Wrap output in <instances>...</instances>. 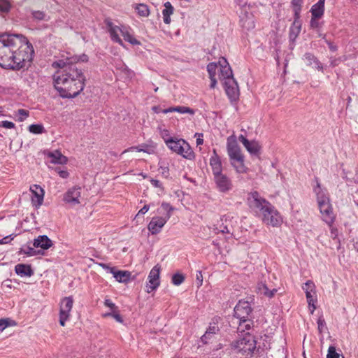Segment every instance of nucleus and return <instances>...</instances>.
I'll list each match as a JSON object with an SVG mask.
<instances>
[{
    "instance_id": "1",
    "label": "nucleus",
    "mask_w": 358,
    "mask_h": 358,
    "mask_svg": "<svg viewBox=\"0 0 358 358\" xmlns=\"http://www.w3.org/2000/svg\"><path fill=\"white\" fill-rule=\"evenodd\" d=\"M87 61V55L83 54L53 62L52 66L58 68L53 76L54 85L62 97L74 98L83 90L85 76L78 66V62Z\"/></svg>"
},
{
    "instance_id": "2",
    "label": "nucleus",
    "mask_w": 358,
    "mask_h": 358,
    "mask_svg": "<svg viewBox=\"0 0 358 358\" xmlns=\"http://www.w3.org/2000/svg\"><path fill=\"white\" fill-rule=\"evenodd\" d=\"M34 50L27 38L20 34L0 35V66L20 70L29 66Z\"/></svg>"
},
{
    "instance_id": "3",
    "label": "nucleus",
    "mask_w": 358,
    "mask_h": 358,
    "mask_svg": "<svg viewBox=\"0 0 358 358\" xmlns=\"http://www.w3.org/2000/svg\"><path fill=\"white\" fill-rule=\"evenodd\" d=\"M250 207L259 212L263 222L267 225L278 227L282 222V217L275 207L257 192H251L248 198Z\"/></svg>"
},
{
    "instance_id": "4",
    "label": "nucleus",
    "mask_w": 358,
    "mask_h": 358,
    "mask_svg": "<svg viewBox=\"0 0 358 358\" xmlns=\"http://www.w3.org/2000/svg\"><path fill=\"white\" fill-rule=\"evenodd\" d=\"M315 185L313 187V192L316 195V199L322 219L329 226L331 227L335 221V215L333 212L332 205L327 189L322 187L318 178H315Z\"/></svg>"
},
{
    "instance_id": "5",
    "label": "nucleus",
    "mask_w": 358,
    "mask_h": 358,
    "mask_svg": "<svg viewBox=\"0 0 358 358\" xmlns=\"http://www.w3.org/2000/svg\"><path fill=\"white\" fill-rule=\"evenodd\" d=\"M164 141L167 147L173 152L181 155L185 159L193 160L195 155L189 144L182 138L164 137Z\"/></svg>"
},
{
    "instance_id": "6",
    "label": "nucleus",
    "mask_w": 358,
    "mask_h": 358,
    "mask_svg": "<svg viewBox=\"0 0 358 358\" xmlns=\"http://www.w3.org/2000/svg\"><path fill=\"white\" fill-rule=\"evenodd\" d=\"M232 348L236 353H240L246 357H251L257 350V341L254 336L247 333L242 338L234 341L232 343Z\"/></svg>"
},
{
    "instance_id": "7",
    "label": "nucleus",
    "mask_w": 358,
    "mask_h": 358,
    "mask_svg": "<svg viewBox=\"0 0 358 358\" xmlns=\"http://www.w3.org/2000/svg\"><path fill=\"white\" fill-rule=\"evenodd\" d=\"M73 299L72 296L64 297L60 303L59 309V324L64 327L66 322L70 317V313L72 310Z\"/></svg>"
},
{
    "instance_id": "8",
    "label": "nucleus",
    "mask_w": 358,
    "mask_h": 358,
    "mask_svg": "<svg viewBox=\"0 0 358 358\" xmlns=\"http://www.w3.org/2000/svg\"><path fill=\"white\" fill-rule=\"evenodd\" d=\"M99 265L112 273L115 280L119 282L127 283L130 280L131 274L128 271L117 270L115 267H110L104 263H99Z\"/></svg>"
},
{
    "instance_id": "9",
    "label": "nucleus",
    "mask_w": 358,
    "mask_h": 358,
    "mask_svg": "<svg viewBox=\"0 0 358 358\" xmlns=\"http://www.w3.org/2000/svg\"><path fill=\"white\" fill-rule=\"evenodd\" d=\"M305 291L307 302L308 303L310 313H313L316 309L315 306V285L311 280H308L304 285L302 287Z\"/></svg>"
},
{
    "instance_id": "10",
    "label": "nucleus",
    "mask_w": 358,
    "mask_h": 358,
    "mask_svg": "<svg viewBox=\"0 0 358 358\" xmlns=\"http://www.w3.org/2000/svg\"><path fill=\"white\" fill-rule=\"evenodd\" d=\"M160 270V266L159 264H157L150 271V273L148 275V284L147 285L148 293L152 292L159 286Z\"/></svg>"
},
{
    "instance_id": "11",
    "label": "nucleus",
    "mask_w": 358,
    "mask_h": 358,
    "mask_svg": "<svg viewBox=\"0 0 358 358\" xmlns=\"http://www.w3.org/2000/svg\"><path fill=\"white\" fill-rule=\"evenodd\" d=\"M227 148L231 162L235 160H241V157L243 155L235 138L231 136L227 138Z\"/></svg>"
},
{
    "instance_id": "12",
    "label": "nucleus",
    "mask_w": 358,
    "mask_h": 358,
    "mask_svg": "<svg viewBox=\"0 0 358 358\" xmlns=\"http://www.w3.org/2000/svg\"><path fill=\"white\" fill-rule=\"evenodd\" d=\"M81 196V188L80 187H73L70 188L64 195V201L72 206L80 203Z\"/></svg>"
},
{
    "instance_id": "13",
    "label": "nucleus",
    "mask_w": 358,
    "mask_h": 358,
    "mask_svg": "<svg viewBox=\"0 0 358 358\" xmlns=\"http://www.w3.org/2000/svg\"><path fill=\"white\" fill-rule=\"evenodd\" d=\"M252 308L248 301H239L234 308V317L238 320L248 318Z\"/></svg>"
},
{
    "instance_id": "14",
    "label": "nucleus",
    "mask_w": 358,
    "mask_h": 358,
    "mask_svg": "<svg viewBox=\"0 0 358 358\" xmlns=\"http://www.w3.org/2000/svg\"><path fill=\"white\" fill-rule=\"evenodd\" d=\"M226 93L231 101H235L239 95V90L236 80L229 78L224 83Z\"/></svg>"
},
{
    "instance_id": "15",
    "label": "nucleus",
    "mask_w": 358,
    "mask_h": 358,
    "mask_svg": "<svg viewBox=\"0 0 358 358\" xmlns=\"http://www.w3.org/2000/svg\"><path fill=\"white\" fill-rule=\"evenodd\" d=\"M168 220L169 216L153 217L148 226V229L152 234H157L160 232Z\"/></svg>"
},
{
    "instance_id": "16",
    "label": "nucleus",
    "mask_w": 358,
    "mask_h": 358,
    "mask_svg": "<svg viewBox=\"0 0 358 358\" xmlns=\"http://www.w3.org/2000/svg\"><path fill=\"white\" fill-rule=\"evenodd\" d=\"M214 180L220 192H226L231 189L232 183L231 180L222 173L214 176Z\"/></svg>"
},
{
    "instance_id": "17",
    "label": "nucleus",
    "mask_w": 358,
    "mask_h": 358,
    "mask_svg": "<svg viewBox=\"0 0 358 358\" xmlns=\"http://www.w3.org/2000/svg\"><path fill=\"white\" fill-rule=\"evenodd\" d=\"M210 166L212 168L213 176L222 173V164L215 149L213 150V155L210 158Z\"/></svg>"
},
{
    "instance_id": "18",
    "label": "nucleus",
    "mask_w": 358,
    "mask_h": 358,
    "mask_svg": "<svg viewBox=\"0 0 358 358\" xmlns=\"http://www.w3.org/2000/svg\"><path fill=\"white\" fill-rule=\"evenodd\" d=\"M219 65L220 66V78L224 79V81L229 80V78H234L233 76L232 70L225 58L222 57L219 61Z\"/></svg>"
},
{
    "instance_id": "19",
    "label": "nucleus",
    "mask_w": 358,
    "mask_h": 358,
    "mask_svg": "<svg viewBox=\"0 0 358 358\" xmlns=\"http://www.w3.org/2000/svg\"><path fill=\"white\" fill-rule=\"evenodd\" d=\"M106 24L108 28V31L110 33L111 39L114 42L117 43L121 45H123V42L119 37L118 32H120V30H124V27L120 28L118 26L113 25V24L110 21H107Z\"/></svg>"
},
{
    "instance_id": "20",
    "label": "nucleus",
    "mask_w": 358,
    "mask_h": 358,
    "mask_svg": "<svg viewBox=\"0 0 358 358\" xmlns=\"http://www.w3.org/2000/svg\"><path fill=\"white\" fill-rule=\"evenodd\" d=\"M33 245L35 248L48 250L52 245V241L46 235H41L34 239Z\"/></svg>"
},
{
    "instance_id": "21",
    "label": "nucleus",
    "mask_w": 358,
    "mask_h": 358,
    "mask_svg": "<svg viewBox=\"0 0 358 358\" xmlns=\"http://www.w3.org/2000/svg\"><path fill=\"white\" fill-rule=\"evenodd\" d=\"M48 157L50 159V162L52 164H65L68 162L67 157L57 150L53 152H49Z\"/></svg>"
},
{
    "instance_id": "22",
    "label": "nucleus",
    "mask_w": 358,
    "mask_h": 358,
    "mask_svg": "<svg viewBox=\"0 0 358 358\" xmlns=\"http://www.w3.org/2000/svg\"><path fill=\"white\" fill-rule=\"evenodd\" d=\"M15 273L21 277H30L34 274V271L30 265L18 264L15 267Z\"/></svg>"
},
{
    "instance_id": "23",
    "label": "nucleus",
    "mask_w": 358,
    "mask_h": 358,
    "mask_svg": "<svg viewBox=\"0 0 358 358\" xmlns=\"http://www.w3.org/2000/svg\"><path fill=\"white\" fill-rule=\"evenodd\" d=\"M324 2L325 0H319L317 3L312 6L310 12L313 17L320 18L324 15Z\"/></svg>"
},
{
    "instance_id": "24",
    "label": "nucleus",
    "mask_w": 358,
    "mask_h": 358,
    "mask_svg": "<svg viewBox=\"0 0 358 358\" xmlns=\"http://www.w3.org/2000/svg\"><path fill=\"white\" fill-rule=\"evenodd\" d=\"M164 8L162 10L163 21L165 24L171 23V15L173 13L174 8L169 1L164 4Z\"/></svg>"
},
{
    "instance_id": "25",
    "label": "nucleus",
    "mask_w": 358,
    "mask_h": 358,
    "mask_svg": "<svg viewBox=\"0 0 358 358\" xmlns=\"http://www.w3.org/2000/svg\"><path fill=\"white\" fill-rule=\"evenodd\" d=\"M257 290L259 294L269 298L273 297L275 293L277 292V289L275 288L270 290L266 286V285L262 282L258 283L257 286Z\"/></svg>"
},
{
    "instance_id": "26",
    "label": "nucleus",
    "mask_w": 358,
    "mask_h": 358,
    "mask_svg": "<svg viewBox=\"0 0 358 358\" xmlns=\"http://www.w3.org/2000/svg\"><path fill=\"white\" fill-rule=\"evenodd\" d=\"M172 112H178L180 113H189L190 115L194 114V110L193 109L186 106L169 107L162 110V113L164 114Z\"/></svg>"
},
{
    "instance_id": "27",
    "label": "nucleus",
    "mask_w": 358,
    "mask_h": 358,
    "mask_svg": "<svg viewBox=\"0 0 358 358\" xmlns=\"http://www.w3.org/2000/svg\"><path fill=\"white\" fill-rule=\"evenodd\" d=\"M241 23L242 27L245 29H252L255 27L253 15L252 13H249V15H246V18H245L243 16H241Z\"/></svg>"
},
{
    "instance_id": "28",
    "label": "nucleus",
    "mask_w": 358,
    "mask_h": 358,
    "mask_svg": "<svg viewBox=\"0 0 358 358\" xmlns=\"http://www.w3.org/2000/svg\"><path fill=\"white\" fill-rule=\"evenodd\" d=\"M30 190L37 199L38 205L41 206L43 201L44 190L37 185L31 187Z\"/></svg>"
},
{
    "instance_id": "29",
    "label": "nucleus",
    "mask_w": 358,
    "mask_h": 358,
    "mask_svg": "<svg viewBox=\"0 0 358 358\" xmlns=\"http://www.w3.org/2000/svg\"><path fill=\"white\" fill-rule=\"evenodd\" d=\"M238 331L239 332H244L245 331H248L251 329L252 326L253 325V321L250 320L249 318L238 320Z\"/></svg>"
},
{
    "instance_id": "30",
    "label": "nucleus",
    "mask_w": 358,
    "mask_h": 358,
    "mask_svg": "<svg viewBox=\"0 0 358 358\" xmlns=\"http://www.w3.org/2000/svg\"><path fill=\"white\" fill-rule=\"evenodd\" d=\"M245 148L251 155H258L259 153L261 146L259 145L258 142L252 141H249L248 144H246L245 145Z\"/></svg>"
},
{
    "instance_id": "31",
    "label": "nucleus",
    "mask_w": 358,
    "mask_h": 358,
    "mask_svg": "<svg viewBox=\"0 0 358 358\" xmlns=\"http://www.w3.org/2000/svg\"><path fill=\"white\" fill-rule=\"evenodd\" d=\"M236 172L244 173L247 172L248 168L244 164V157H241V160H235L231 162Z\"/></svg>"
},
{
    "instance_id": "32",
    "label": "nucleus",
    "mask_w": 358,
    "mask_h": 358,
    "mask_svg": "<svg viewBox=\"0 0 358 358\" xmlns=\"http://www.w3.org/2000/svg\"><path fill=\"white\" fill-rule=\"evenodd\" d=\"M219 331V327L217 325L214 324L209 326V327L207 329L205 334L201 337V340L204 343H207L208 339L210 338V336L213 334H215Z\"/></svg>"
},
{
    "instance_id": "33",
    "label": "nucleus",
    "mask_w": 358,
    "mask_h": 358,
    "mask_svg": "<svg viewBox=\"0 0 358 358\" xmlns=\"http://www.w3.org/2000/svg\"><path fill=\"white\" fill-rule=\"evenodd\" d=\"M120 33L122 36H123L124 39L129 43H130L132 45H140L141 43L139 41L136 39L131 34H130L125 28H124V30H120Z\"/></svg>"
},
{
    "instance_id": "34",
    "label": "nucleus",
    "mask_w": 358,
    "mask_h": 358,
    "mask_svg": "<svg viewBox=\"0 0 358 358\" xmlns=\"http://www.w3.org/2000/svg\"><path fill=\"white\" fill-rule=\"evenodd\" d=\"M135 10L141 17H148L150 14L148 6L144 3L137 4L135 7Z\"/></svg>"
},
{
    "instance_id": "35",
    "label": "nucleus",
    "mask_w": 358,
    "mask_h": 358,
    "mask_svg": "<svg viewBox=\"0 0 358 358\" xmlns=\"http://www.w3.org/2000/svg\"><path fill=\"white\" fill-rule=\"evenodd\" d=\"M29 131L34 134H41L45 131V128L41 124H33L29 127Z\"/></svg>"
},
{
    "instance_id": "36",
    "label": "nucleus",
    "mask_w": 358,
    "mask_h": 358,
    "mask_svg": "<svg viewBox=\"0 0 358 358\" xmlns=\"http://www.w3.org/2000/svg\"><path fill=\"white\" fill-rule=\"evenodd\" d=\"M185 280V276L179 273H175L172 276L171 282L176 286L181 285Z\"/></svg>"
},
{
    "instance_id": "37",
    "label": "nucleus",
    "mask_w": 358,
    "mask_h": 358,
    "mask_svg": "<svg viewBox=\"0 0 358 358\" xmlns=\"http://www.w3.org/2000/svg\"><path fill=\"white\" fill-rule=\"evenodd\" d=\"M161 209L166 212V215L164 216H169V220L171 216L172 212L174 210V208L172 207L170 203L166 202H163L161 205Z\"/></svg>"
},
{
    "instance_id": "38",
    "label": "nucleus",
    "mask_w": 358,
    "mask_h": 358,
    "mask_svg": "<svg viewBox=\"0 0 358 358\" xmlns=\"http://www.w3.org/2000/svg\"><path fill=\"white\" fill-rule=\"evenodd\" d=\"M302 3H303V0H292V4L294 8V14L297 17H299V13L301 12Z\"/></svg>"
},
{
    "instance_id": "39",
    "label": "nucleus",
    "mask_w": 358,
    "mask_h": 358,
    "mask_svg": "<svg viewBox=\"0 0 358 358\" xmlns=\"http://www.w3.org/2000/svg\"><path fill=\"white\" fill-rule=\"evenodd\" d=\"M217 64L215 63H210L207 65V71L209 74V78L215 77Z\"/></svg>"
},
{
    "instance_id": "40",
    "label": "nucleus",
    "mask_w": 358,
    "mask_h": 358,
    "mask_svg": "<svg viewBox=\"0 0 358 358\" xmlns=\"http://www.w3.org/2000/svg\"><path fill=\"white\" fill-rule=\"evenodd\" d=\"M17 114L18 115L17 120L19 122H23L24 120H26L27 117H29V113L27 110L19 109L17 111Z\"/></svg>"
},
{
    "instance_id": "41",
    "label": "nucleus",
    "mask_w": 358,
    "mask_h": 358,
    "mask_svg": "<svg viewBox=\"0 0 358 358\" xmlns=\"http://www.w3.org/2000/svg\"><path fill=\"white\" fill-rule=\"evenodd\" d=\"M340 354L336 352V348L333 345L329 347L327 358H339Z\"/></svg>"
},
{
    "instance_id": "42",
    "label": "nucleus",
    "mask_w": 358,
    "mask_h": 358,
    "mask_svg": "<svg viewBox=\"0 0 358 358\" xmlns=\"http://www.w3.org/2000/svg\"><path fill=\"white\" fill-rule=\"evenodd\" d=\"M239 6L241 7L240 17L241 16H243V17H245V18H246V15H249V13H252L250 11V6H247L245 2H244L243 4L239 3Z\"/></svg>"
},
{
    "instance_id": "43",
    "label": "nucleus",
    "mask_w": 358,
    "mask_h": 358,
    "mask_svg": "<svg viewBox=\"0 0 358 358\" xmlns=\"http://www.w3.org/2000/svg\"><path fill=\"white\" fill-rule=\"evenodd\" d=\"M10 9V4L8 0H0V11L8 13Z\"/></svg>"
},
{
    "instance_id": "44",
    "label": "nucleus",
    "mask_w": 358,
    "mask_h": 358,
    "mask_svg": "<svg viewBox=\"0 0 358 358\" xmlns=\"http://www.w3.org/2000/svg\"><path fill=\"white\" fill-rule=\"evenodd\" d=\"M33 17L37 20H48L46 15L43 11L35 10L32 12Z\"/></svg>"
},
{
    "instance_id": "45",
    "label": "nucleus",
    "mask_w": 358,
    "mask_h": 358,
    "mask_svg": "<svg viewBox=\"0 0 358 358\" xmlns=\"http://www.w3.org/2000/svg\"><path fill=\"white\" fill-rule=\"evenodd\" d=\"M120 69L122 73H123L127 78H131L134 75V71L125 65H123Z\"/></svg>"
},
{
    "instance_id": "46",
    "label": "nucleus",
    "mask_w": 358,
    "mask_h": 358,
    "mask_svg": "<svg viewBox=\"0 0 358 358\" xmlns=\"http://www.w3.org/2000/svg\"><path fill=\"white\" fill-rule=\"evenodd\" d=\"M306 60L308 62L309 65H313L317 59L311 53H306L304 55Z\"/></svg>"
},
{
    "instance_id": "47",
    "label": "nucleus",
    "mask_w": 358,
    "mask_h": 358,
    "mask_svg": "<svg viewBox=\"0 0 358 358\" xmlns=\"http://www.w3.org/2000/svg\"><path fill=\"white\" fill-rule=\"evenodd\" d=\"M326 327V322L325 320L322 318V317H320L317 320V329L320 333H322L324 331V329Z\"/></svg>"
},
{
    "instance_id": "48",
    "label": "nucleus",
    "mask_w": 358,
    "mask_h": 358,
    "mask_svg": "<svg viewBox=\"0 0 358 358\" xmlns=\"http://www.w3.org/2000/svg\"><path fill=\"white\" fill-rule=\"evenodd\" d=\"M16 236L15 234H10L0 239V245L9 243Z\"/></svg>"
},
{
    "instance_id": "49",
    "label": "nucleus",
    "mask_w": 358,
    "mask_h": 358,
    "mask_svg": "<svg viewBox=\"0 0 358 358\" xmlns=\"http://www.w3.org/2000/svg\"><path fill=\"white\" fill-rule=\"evenodd\" d=\"M55 170L62 178H67L69 176V173L66 169H61V168H56Z\"/></svg>"
},
{
    "instance_id": "50",
    "label": "nucleus",
    "mask_w": 358,
    "mask_h": 358,
    "mask_svg": "<svg viewBox=\"0 0 358 358\" xmlns=\"http://www.w3.org/2000/svg\"><path fill=\"white\" fill-rule=\"evenodd\" d=\"M0 127L6 129H13L15 127V124L12 122L4 120L0 122Z\"/></svg>"
},
{
    "instance_id": "51",
    "label": "nucleus",
    "mask_w": 358,
    "mask_h": 358,
    "mask_svg": "<svg viewBox=\"0 0 358 358\" xmlns=\"http://www.w3.org/2000/svg\"><path fill=\"white\" fill-rule=\"evenodd\" d=\"M196 279L197 281L198 286L200 287L203 283V275L201 271H198L196 274Z\"/></svg>"
},
{
    "instance_id": "52",
    "label": "nucleus",
    "mask_w": 358,
    "mask_h": 358,
    "mask_svg": "<svg viewBox=\"0 0 358 358\" xmlns=\"http://www.w3.org/2000/svg\"><path fill=\"white\" fill-rule=\"evenodd\" d=\"M8 326V320L7 319H1L0 320V331L5 329L6 327Z\"/></svg>"
},
{
    "instance_id": "53",
    "label": "nucleus",
    "mask_w": 358,
    "mask_h": 358,
    "mask_svg": "<svg viewBox=\"0 0 358 358\" xmlns=\"http://www.w3.org/2000/svg\"><path fill=\"white\" fill-rule=\"evenodd\" d=\"M133 151L141 152V151H144V150L140 149V148H138V147H136V146H132V147L129 148L128 149L124 150L122 152L121 155H123V154H124L126 152H133Z\"/></svg>"
},
{
    "instance_id": "54",
    "label": "nucleus",
    "mask_w": 358,
    "mask_h": 358,
    "mask_svg": "<svg viewBox=\"0 0 358 358\" xmlns=\"http://www.w3.org/2000/svg\"><path fill=\"white\" fill-rule=\"evenodd\" d=\"M149 208H150V206L149 205H145L137 213V215H136V217H138L140 215H144L145 213H146L148 210H149Z\"/></svg>"
},
{
    "instance_id": "55",
    "label": "nucleus",
    "mask_w": 358,
    "mask_h": 358,
    "mask_svg": "<svg viewBox=\"0 0 358 358\" xmlns=\"http://www.w3.org/2000/svg\"><path fill=\"white\" fill-rule=\"evenodd\" d=\"M23 252L30 256L36 255V250H34V248L31 247H27V250H23Z\"/></svg>"
},
{
    "instance_id": "56",
    "label": "nucleus",
    "mask_w": 358,
    "mask_h": 358,
    "mask_svg": "<svg viewBox=\"0 0 358 358\" xmlns=\"http://www.w3.org/2000/svg\"><path fill=\"white\" fill-rule=\"evenodd\" d=\"M150 183L155 187L162 188V182L158 180L151 179Z\"/></svg>"
},
{
    "instance_id": "57",
    "label": "nucleus",
    "mask_w": 358,
    "mask_h": 358,
    "mask_svg": "<svg viewBox=\"0 0 358 358\" xmlns=\"http://www.w3.org/2000/svg\"><path fill=\"white\" fill-rule=\"evenodd\" d=\"M325 42L328 45L329 48L330 49V50H331L333 52H335V51L337 50V46L336 45L333 44V43L330 42L327 39H325Z\"/></svg>"
},
{
    "instance_id": "58",
    "label": "nucleus",
    "mask_w": 358,
    "mask_h": 358,
    "mask_svg": "<svg viewBox=\"0 0 358 358\" xmlns=\"http://www.w3.org/2000/svg\"><path fill=\"white\" fill-rule=\"evenodd\" d=\"M104 305L107 307H109L111 309H114L116 308L115 303H113L110 299H106L104 301Z\"/></svg>"
},
{
    "instance_id": "59",
    "label": "nucleus",
    "mask_w": 358,
    "mask_h": 358,
    "mask_svg": "<svg viewBox=\"0 0 358 358\" xmlns=\"http://www.w3.org/2000/svg\"><path fill=\"white\" fill-rule=\"evenodd\" d=\"M113 317L117 322H118L120 323H122L123 322V319H122V316L119 313H117L113 312Z\"/></svg>"
},
{
    "instance_id": "60",
    "label": "nucleus",
    "mask_w": 358,
    "mask_h": 358,
    "mask_svg": "<svg viewBox=\"0 0 358 358\" xmlns=\"http://www.w3.org/2000/svg\"><path fill=\"white\" fill-rule=\"evenodd\" d=\"M196 136H198L196 138V145H199L203 144V134L196 133Z\"/></svg>"
},
{
    "instance_id": "61",
    "label": "nucleus",
    "mask_w": 358,
    "mask_h": 358,
    "mask_svg": "<svg viewBox=\"0 0 358 358\" xmlns=\"http://www.w3.org/2000/svg\"><path fill=\"white\" fill-rule=\"evenodd\" d=\"M317 18H315V17H313L311 18L310 20V26L313 27V28H316L319 26V22L317 20Z\"/></svg>"
},
{
    "instance_id": "62",
    "label": "nucleus",
    "mask_w": 358,
    "mask_h": 358,
    "mask_svg": "<svg viewBox=\"0 0 358 358\" xmlns=\"http://www.w3.org/2000/svg\"><path fill=\"white\" fill-rule=\"evenodd\" d=\"M313 66L318 71H323V66L318 59L314 63Z\"/></svg>"
},
{
    "instance_id": "63",
    "label": "nucleus",
    "mask_w": 358,
    "mask_h": 358,
    "mask_svg": "<svg viewBox=\"0 0 358 358\" xmlns=\"http://www.w3.org/2000/svg\"><path fill=\"white\" fill-rule=\"evenodd\" d=\"M238 138H239V141L243 144L244 146L246 144H248V142L250 141L243 135H241Z\"/></svg>"
},
{
    "instance_id": "64",
    "label": "nucleus",
    "mask_w": 358,
    "mask_h": 358,
    "mask_svg": "<svg viewBox=\"0 0 358 358\" xmlns=\"http://www.w3.org/2000/svg\"><path fill=\"white\" fill-rule=\"evenodd\" d=\"M152 110L155 113H162V110H164V109H162L160 108V106H155L152 108Z\"/></svg>"
}]
</instances>
